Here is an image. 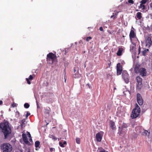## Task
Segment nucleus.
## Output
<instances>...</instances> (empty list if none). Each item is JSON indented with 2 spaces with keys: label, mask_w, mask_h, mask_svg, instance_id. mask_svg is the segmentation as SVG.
I'll return each instance as SVG.
<instances>
[{
  "label": "nucleus",
  "mask_w": 152,
  "mask_h": 152,
  "mask_svg": "<svg viewBox=\"0 0 152 152\" xmlns=\"http://www.w3.org/2000/svg\"><path fill=\"white\" fill-rule=\"evenodd\" d=\"M88 85L89 86V87L90 88V86H89V85L88 84Z\"/></svg>",
  "instance_id": "864d4df0"
},
{
  "label": "nucleus",
  "mask_w": 152,
  "mask_h": 152,
  "mask_svg": "<svg viewBox=\"0 0 152 152\" xmlns=\"http://www.w3.org/2000/svg\"><path fill=\"white\" fill-rule=\"evenodd\" d=\"M140 112V109L137 104H135V107L132 110L131 117L132 119L135 118L138 116Z\"/></svg>",
  "instance_id": "f03ea898"
},
{
  "label": "nucleus",
  "mask_w": 152,
  "mask_h": 152,
  "mask_svg": "<svg viewBox=\"0 0 152 152\" xmlns=\"http://www.w3.org/2000/svg\"><path fill=\"white\" fill-rule=\"evenodd\" d=\"M128 2L129 3H131L132 4H133L134 3V1L133 0H128Z\"/></svg>",
  "instance_id": "f704fd0d"
},
{
  "label": "nucleus",
  "mask_w": 152,
  "mask_h": 152,
  "mask_svg": "<svg viewBox=\"0 0 152 152\" xmlns=\"http://www.w3.org/2000/svg\"><path fill=\"white\" fill-rule=\"evenodd\" d=\"M135 73H139L142 77L145 76L146 75L147 72L146 69L143 68L139 67L136 66L134 69Z\"/></svg>",
  "instance_id": "39448f33"
},
{
  "label": "nucleus",
  "mask_w": 152,
  "mask_h": 152,
  "mask_svg": "<svg viewBox=\"0 0 152 152\" xmlns=\"http://www.w3.org/2000/svg\"><path fill=\"white\" fill-rule=\"evenodd\" d=\"M10 124L7 121H4L2 123H0V129L3 133L4 138L7 139L8 135L11 133V129L9 126Z\"/></svg>",
  "instance_id": "f257e3e1"
},
{
  "label": "nucleus",
  "mask_w": 152,
  "mask_h": 152,
  "mask_svg": "<svg viewBox=\"0 0 152 152\" xmlns=\"http://www.w3.org/2000/svg\"><path fill=\"white\" fill-rule=\"evenodd\" d=\"M135 130L137 133L142 135H146L148 133V131L144 130L141 126H137L135 128Z\"/></svg>",
  "instance_id": "423d86ee"
},
{
  "label": "nucleus",
  "mask_w": 152,
  "mask_h": 152,
  "mask_svg": "<svg viewBox=\"0 0 152 152\" xmlns=\"http://www.w3.org/2000/svg\"><path fill=\"white\" fill-rule=\"evenodd\" d=\"M33 77L31 75H30L29 76V78H28V79L29 80H32L33 79Z\"/></svg>",
  "instance_id": "58836bf2"
},
{
  "label": "nucleus",
  "mask_w": 152,
  "mask_h": 152,
  "mask_svg": "<svg viewBox=\"0 0 152 152\" xmlns=\"http://www.w3.org/2000/svg\"><path fill=\"white\" fill-rule=\"evenodd\" d=\"M40 145V142L39 141H37L35 142V145L36 147V150H38V149L37 148L39 147V145Z\"/></svg>",
  "instance_id": "6ab92c4d"
},
{
  "label": "nucleus",
  "mask_w": 152,
  "mask_h": 152,
  "mask_svg": "<svg viewBox=\"0 0 152 152\" xmlns=\"http://www.w3.org/2000/svg\"><path fill=\"white\" fill-rule=\"evenodd\" d=\"M59 145L61 147L63 148L64 147H65V146L64 145V144L62 142H59Z\"/></svg>",
  "instance_id": "473e14b6"
},
{
  "label": "nucleus",
  "mask_w": 152,
  "mask_h": 152,
  "mask_svg": "<svg viewBox=\"0 0 152 152\" xmlns=\"http://www.w3.org/2000/svg\"><path fill=\"white\" fill-rule=\"evenodd\" d=\"M49 137L55 140H57V138L56 137H55L53 135H49Z\"/></svg>",
  "instance_id": "b1692460"
},
{
  "label": "nucleus",
  "mask_w": 152,
  "mask_h": 152,
  "mask_svg": "<svg viewBox=\"0 0 152 152\" xmlns=\"http://www.w3.org/2000/svg\"><path fill=\"white\" fill-rule=\"evenodd\" d=\"M110 126L113 130H115L116 129V126L115 125V122L114 121H110Z\"/></svg>",
  "instance_id": "2eb2a0df"
},
{
  "label": "nucleus",
  "mask_w": 152,
  "mask_h": 152,
  "mask_svg": "<svg viewBox=\"0 0 152 152\" xmlns=\"http://www.w3.org/2000/svg\"><path fill=\"white\" fill-rule=\"evenodd\" d=\"M92 39V38L91 37H87L86 39V40L87 41H88L89 40L91 39Z\"/></svg>",
  "instance_id": "4c0bfd02"
},
{
  "label": "nucleus",
  "mask_w": 152,
  "mask_h": 152,
  "mask_svg": "<svg viewBox=\"0 0 152 152\" xmlns=\"http://www.w3.org/2000/svg\"><path fill=\"white\" fill-rule=\"evenodd\" d=\"M43 111L45 118H48L49 116L50 113L51 112L50 108L49 107L44 108Z\"/></svg>",
  "instance_id": "9b49d317"
},
{
  "label": "nucleus",
  "mask_w": 152,
  "mask_h": 152,
  "mask_svg": "<svg viewBox=\"0 0 152 152\" xmlns=\"http://www.w3.org/2000/svg\"><path fill=\"white\" fill-rule=\"evenodd\" d=\"M26 80L27 81V83L28 84H31V82L29 80V79L28 78H26Z\"/></svg>",
  "instance_id": "ea45409f"
},
{
  "label": "nucleus",
  "mask_w": 152,
  "mask_h": 152,
  "mask_svg": "<svg viewBox=\"0 0 152 152\" xmlns=\"http://www.w3.org/2000/svg\"><path fill=\"white\" fill-rule=\"evenodd\" d=\"M137 81L136 89L140 90L142 88V79L140 76L137 77L136 78Z\"/></svg>",
  "instance_id": "0eeeda50"
},
{
  "label": "nucleus",
  "mask_w": 152,
  "mask_h": 152,
  "mask_svg": "<svg viewBox=\"0 0 152 152\" xmlns=\"http://www.w3.org/2000/svg\"><path fill=\"white\" fill-rule=\"evenodd\" d=\"M25 119H23L21 121V124L20 125V126L21 127V129H23V127H24L25 126Z\"/></svg>",
  "instance_id": "a211bd4d"
},
{
  "label": "nucleus",
  "mask_w": 152,
  "mask_h": 152,
  "mask_svg": "<svg viewBox=\"0 0 152 152\" xmlns=\"http://www.w3.org/2000/svg\"><path fill=\"white\" fill-rule=\"evenodd\" d=\"M139 8H142V10H144L146 9V7L144 4L140 3V5L139 6Z\"/></svg>",
  "instance_id": "aec40b11"
},
{
  "label": "nucleus",
  "mask_w": 152,
  "mask_h": 152,
  "mask_svg": "<svg viewBox=\"0 0 152 152\" xmlns=\"http://www.w3.org/2000/svg\"><path fill=\"white\" fill-rule=\"evenodd\" d=\"M137 102L140 105H142L143 103V100L141 94L139 93L137 94Z\"/></svg>",
  "instance_id": "9d476101"
},
{
  "label": "nucleus",
  "mask_w": 152,
  "mask_h": 152,
  "mask_svg": "<svg viewBox=\"0 0 152 152\" xmlns=\"http://www.w3.org/2000/svg\"><path fill=\"white\" fill-rule=\"evenodd\" d=\"M66 81V79H65V82Z\"/></svg>",
  "instance_id": "603ef678"
},
{
  "label": "nucleus",
  "mask_w": 152,
  "mask_h": 152,
  "mask_svg": "<svg viewBox=\"0 0 152 152\" xmlns=\"http://www.w3.org/2000/svg\"><path fill=\"white\" fill-rule=\"evenodd\" d=\"M129 37L131 41H132V39L136 37V33L133 30L131 29L129 33Z\"/></svg>",
  "instance_id": "4468645a"
},
{
  "label": "nucleus",
  "mask_w": 152,
  "mask_h": 152,
  "mask_svg": "<svg viewBox=\"0 0 152 152\" xmlns=\"http://www.w3.org/2000/svg\"><path fill=\"white\" fill-rule=\"evenodd\" d=\"M36 103H37V108H40V107H39L38 102L37 101H36Z\"/></svg>",
  "instance_id": "a19ab883"
},
{
  "label": "nucleus",
  "mask_w": 152,
  "mask_h": 152,
  "mask_svg": "<svg viewBox=\"0 0 152 152\" xmlns=\"http://www.w3.org/2000/svg\"><path fill=\"white\" fill-rule=\"evenodd\" d=\"M103 133L104 132H103L100 131L96 134V138L97 141L100 142L101 141Z\"/></svg>",
  "instance_id": "1a4fd4ad"
},
{
  "label": "nucleus",
  "mask_w": 152,
  "mask_h": 152,
  "mask_svg": "<svg viewBox=\"0 0 152 152\" xmlns=\"http://www.w3.org/2000/svg\"><path fill=\"white\" fill-rule=\"evenodd\" d=\"M149 51L148 49H145L144 51H142V55L144 56H145L146 53Z\"/></svg>",
  "instance_id": "5701e85b"
},
{
  "label": "nucleus",
  "mask_w": 152,
  "mask_h": 152,
  "mask_svg": "<svg viewBox=\"0 0 152 152\" xmlns=\"http://www.w3.org/2000/svg\"><path fill=\"white\" fill-rule=\"evenodd\" d=\"M46 59L47 61L49 62L50 64H53L55 61L57 62L56 55L52 52L49 53L47 55Z\"/></svg>",
  "instance_id": "7ed1b4c3"
},
{
  "label": "nucleus",
  "mask_w": 152,
  "mask_h": 152,
  "mask_svg": "<svg viewBox=\"0 0 152 152\" xmlns=\"http://www.w3.org/2000/svg\"><path fill=\"white\" fill-rule=\"evenodd\" d=\"M80 76V74L77 73V72L73 75V77L75 78H79Z\"/></svg>",
  "instance_id": "4be33fe9"
},
{
  "label": "nucleus",
  "mask_w": 152,
  "mask_h": 152,
  "mask_svg": "<svg viewBox=\"0 0 152 152\" xmlns=\"http://www.w3.org/2000/svg\"><path fill=\"white\" fill-rule=\"evenodd\" d=\"M3 104V102L2 100H0V105H1Z\"/></svg>",
  "instance_id": "49530a36"
},
{
  "label": "nucleus",
  "mask_w": 152,
  "mask_h": 152,
  "mask_svg": "<svg viewBox=\"0 0 152 152\" xmlns=\"http://www.w3.org/2000/svg\"><path fill=\"white\" fill-rule=\"evenodd\" d=\"M141 48L140 46H139L138 48V54H139L140 53Z\"/></svg>",
  "instance_id": "79ce46f5"
},
{
  "label": "nucleus",
  "mask_w": 152,
  "mask_h": 152,
  "mask_svg": "<svg viewBox=\"0 0 152 152\" xmlns=\"http://www.w3.org/2000/svg\"><path fill=\"white\" fill-rule=\"evenodd\" d=\"M1 149L4 152H10L12 150V147L9 143H4L1 145Z\"/></svg>",
  "instance_id": "20e7f679"
},
{
  "label": "nucleus",
  "mask_w": 152,
  "mask_h": 152,
  "mask_svg": "<svg viewBox=\"0 0 152 152\" xmlns=\"http://www.w3.org/2000/svg\"><path fill=\"white\" fill-rule=\"evenodd\" d=\"M76 142L77 143L79 144L80 143V140L79 138H76Z\"/></svg>",
  "instance_id": "c85d7f7f"
},
{
  "label": "nucleus",
  "mask_w": 152,
  "mask_h": 152,
  "mask_svg": "<svg viewBox=\"0 0 152 152\" xmlns=\"http://www.w3.org/2000/svg\"><path fill=\"white\" fill-rule=\"evenodd\" d=\"M30 105L28 103H25L24 104V107L26 108H28L29 107Z\"/></svg>",
  "instance_id": "393cba45"
},
{
  "label": "nucleus",
  "mask_w": 152,
  "mask_h": 152,
  "mask_svg": "<svg viewBox=\"0 0 152 152\" xmlns=\"http://www.w3.org/2000/svg\"><path fill=\"white\" fill-rule=\"evenodd\" d=\"M142 13L140 12H138L137 13V17L138 19H141L142 18Z\"/></svg>",
  "instance_id": "412c9836"
},
{
  "label": "nucleus",
  "mask_w": 152,
  "mask_h": 152,
  "mask_svg": "<svg viewBox=\"0 0 152 152\" xmlns=\"http://www.w3.org/2000/svg\"><path fill=\"white\" fill-rule=\"evenodd\" d=\"M127 126H128L126 124L123 123L122 125V128H126Z\"/></svg>",
  "instance_id": "cd10ccee"
},
{
  "label": "nucleus",
  "mask_w": 152,
  "mask_h": 152,
  "mask_svg": "<svg viewBox=\"0 0 152 152\" xmlns=\"http://www.w3.org/2000/svg\"><path fill=\"white\" fill-rule=\"evenodd\" d=\"M22 136L23 141L26 144H28L29 142L28 141V139L27 137V136L26 134H22Z\"/></svg>",
  "instance_id": "dca6fc26"
},
{
  "label": "nucleus",
  "mask_w": 152,
  "mask_h": 152,
  "mask_svg": "<svg viewBox=\"0 0 152 152\" xmlns=\"http://www.w3.org/2000/svg\"><path fill=\"white\" fill-rule=\"evenodd\" d=\"M20 113L17 111L15 113V116L16 117H19L20 116Z\"/></svg>",
  "instance_id": "bb28decb"
},
{
  "label": "nucleus",
  "mask_w": 152,
  "mask_h": 152,
  "mask_svg": "<svg viewBox=\"0 0 152 152\" xmlns=\"http://www.w3.org/2000/svg\"><path fill=\"white\" fill-rule=\"evenodd\" d=\"M122 77L126 83L129 82V74L126 71H124L122 74Z\"/></svg>",
  "instance_id": "6e6552de"
},
{
  "label": "nucleus",
  "mask_w": 152,
  "mask_h": 152,
  "mask_svg": "<svg viewBox=\"0 0 152 152\" xmlns=\"http://www.w3.org/2000/svg\"><path fill=\"white\" fill-rule=\"evenodd\" d=\"M123 133L122 130H119L118 132V134H119V135L121 136V134Z\"/></svg>",
  "instance_id": "2f4dec72"
},
{
  "label": "nucleus",
  "mask_w": 152,
  "mask_h": 152,
  "mask_svg": "<svg viewBox=\"0 0 152 152\" xmlns=\"http://www.w3.org/2000/svg\"><path fill=\"white\" fill-rule=\"evenodd\" d=\"M99 29L100 31H102L103 30V28L102 27H100L99 28Z\"/></svg>",
  "instance_id": "a18cd8bd"
},
{
  "label": "nucleus",
  "mask_w": 152,
  "mask_h": 152,
  "mask_svg": "<svg viewBox=\"0 0 152 152\" xmlns=\"http://www.w3.org/2000/svg\"><path fill=\"white\" fill-rule=\"evenodd\" d=\"M99 152H106V151L104 149H102Z\"/></svg>",
  "instance_id": "c03bdc74"
},
{
  "label": "nucleus",
  "mask_w": 152,
  "mask_h": 152,
  "mask_svg": "<svg viewBox=\"0 0 152 152\" xmlns=\"http://www.w3.org/2000/svg\"><path fill=\"white\" fill-rule=\"evenodd\" d=\"M30 115V113L28 111L26 112V118H28V116Z\"/></svg>",
  "instance_id": "72a5a7b5"
},
{
  "label": "nucleus",
  "mask_w": 152,
  "mask_h": 152,
  "mask_svg": "<svg viewBox=\"0 0 152 152\" xmlns=\"http://www.w3.org/2000/svg\"><path fill=\"white\" fill-rule=\"evenodd\" d=\"M28 137L30 138V139H29V140L30 141H32V139L31 138V135L30 134V133L29 132L28 133Z\"/></svg>",
  "instance_id": "7c9ffc66"
},
{
  "label": "nucleus",
  "mask_w": 152,
  "mask_h": 152,
  "mask_svg": "<svg viewBox=\"0 0 152 152\" xmlns=\"http://www.w3.org/2000/svg\"><path fill=\"white\" fill-rule=\"evenodd\" d=\"M147 1V0H142L140 3L141 4H144L146 3Z\"/></svg>",
  "instance_id": "a878e982"
},
{
  "label": "nucleus",
  "mask_w": 152,
  "mask_h": 152,
  "mask_svg": "<svg viewBox=\"0 0 152 152\" xmlns=\"http://www.w3.org/2000/svg\"><path fill=\"white\" fill-rule=\"evenodd\" d=\"M108 65L109 67L111 65V63L110 62V63H108Z\"/></svg>",
  "instance_id": "09e8293b"
},
{
  "label": "nucleus",
  "mask_w": 152,
  "mask_h": 152,
  "mask_svg": "<svg viewBox=\"0 0 152 152\" xmlns=\"http://www.w3.org/2000/svg\"><path fill=\"white\" fill-rule=\"evenodd\" d=\"M63 144L64 145H66V141H64L63 143Z\"/></svg>",
  "instance_id": "de8ad7c7"
},
{
  "label": "nucleus",
  "mask_w": 152,
  "mask_h": 152,
  "mask_svg": "<svg viewBox=\"0 0 152 152\" xmlns=\"http://www.w3.org/2000/svg\"><path fill=\"white\" fill-rule=\"evenodd\" d=\"M74 73H75V72H76V70H75V68H74Z\"/></svg>",
  "instance_id": "3c124183"
},
{
  "label": "nucleus",
  "mask_w": 152,
  "mask_h": 152,
  "mask_svg": "<svg viewBox=\"0 0 152 152\" xmlns=\"http://www.w3.org/2000/svg\"><path fill=\"white\" fill-rule=\"evenodd\" d=\"M145 42L146 46H150L152 44V41L151 40V38L148 36L146 37Z\"/></svg>",
  "instance_id": "ddd939ff"
},
{
  "label": "nucleus",
  "mask_w": 152,
  "mask_h": 152,
  "mask_svg": "<svg viewBox=\"0 0 152 152\" xmlns=\"http://www.w3.org/2000/svg\"><path fill=\"white\" fill-rule=\"evenodd\" d=\"M116 15H112L111 16V18H113V19H115L116 18Z\"/></svg>",
  "instance_id": "e433bc0d"
},
{
  "label": "nucleus",
  "mask_w": 152,
  "mask_h": 152,
  "mask_svg": "<svg viewBox=\"0 0 152 152\" xmlns=\"http://www.w3.org/2000/svg\"><path fill=\"white\" fill-rule=\"evenodd\" d=\"M16 104L15 103L13 102V103L12 104H11V106L12 107H16Z\"/></svg>",
  "instance_id": "c9c22d12"
},
{
  "label": "nucleus",
  "mask_w": 152,
  "mask_h": 152,
  "mask_svg": "<svg viewBox=\"0 0 152 152\" xmlns=\"http://www.w3.org/2000/svg\"><path fill=\"white\" fill-rule=\"evenodd\" d=\"M123 50L124 49L122 47H119L117 53V55L118 56H121Z\"/></svg>",
  "instance_id": "f3484780"
},
{
  "label": "nucleus",
  "mask_w": 152,
  "mask_h": 152,
  "mask_svg": "<svg viewBox=\"0 0 152 152\" xmlns=\"http://www.w3.org/2000/svg\"><path fill=\"white\" fill-rule=\"evenodd\" d=\"M50 152H55V149L54 148H50Z\"/></svg>",
  "instance_id": "c756f323"
},
{
  "label": "nucleus",
  "mask_w": 152,
  "mask_h": 152,
  "mask_svg": "<svg viewBox=\"0 0 152 152\" xmlns=\"http://www.w3.org/2000/svg\"><path fill=\"white\" fill-rule=\"evenodd\" d=\"M150 7L151 9L152 10V2L150 4Z\"/></svg>",
  "instance_id": "37998d69"
},
{
  "label": "nucleus",
  "mask_w": 152,
  "mask_h": 152,
  "mask_svg": "<svg viewBox=\"0 0 152 152\" xmlns=\"http://www.w3.org/2000/svg\"><path fill=\"white\" fill-rule=\"evenodd\" d=\"M68 52V51H67L66 50L65 51V53H64L65 55H66V53Z\"/></svg>",
  "instance_id": "8fccbe9b"
},
{
  "label": "nucleus",
  "mask_w": 152,
  "mask_h": 152,
  "mask_svg": "<svg viewBox=\"0 0 152 152\" xmlns=\"http://www.w3.org/2000/svg\"><path fill=\"white\" fill-rule=\"evenodd\" d=\"M122 71V67L120 63H118L117 65V74L119 75L121 74Z\"/></svg>",
  "instance_id": "f8f14e48"
}]
</instances>
